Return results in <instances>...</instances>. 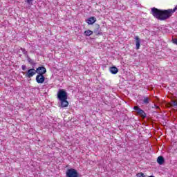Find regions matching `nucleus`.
Here are the masks:
<instances>
[{
  "instance_id": "nucleus-1",
  "label": "nucleus",
  "mask_w": 177,
  "mask_h": 177,
  "mask_svg": "<svg viewBox=\"0 0 177 177\" xmlns=\"http://www.w3.org/2000/svg\"><path fill=\"white\" fill-rule=\"evenodd\" d=\"M176 9L177 8L175 7L174 10H167L162 11L156 8H153L151 9V12L153 16H154V17H156V19H158L159 20H166V19L171 17L172 13H174V12L176 11Z\"/></svg>"
},
{
  "instance_id": "nucleus-2",
  "label": "nucleus",
  "mask_w": 177,
  "mask_h": 177,
  "mask_svg": "<svg viewBox=\"0 0 177 177\" xmlns=\"http://www.w3.org/2000/svg\"><path fill=\"white\" fill-rule=\"evenodd\" d=\"M57 99L59 100H67V92L63 89H59L57 93Z\"/></svg>"
},
{
  "instance_id": "nucleus-3",
  "label": "nucleus",
  "mask_w": 177,
  "mask_h": 177,
  "mask_svg": "<svg viewBox=\"0 0 177 177\" xmlns=\"http://www.w3.org/2000/svg\"><path fill=\"white\" fill-rule=\"evenodd\" d=\"M66 177H78V171L75 169H68L66 171Z\"/></svg>"
},
{
  "instance_id": "nucleus-4",
  "label": "nucleus",
  "mask_w": 177,
  "mask_h": 177,
  "mask_svg": "<svg viewBox=\"0 0 177 177\" xmlns=\"http://www.w3.org/2000/svg\"><path fill=\"white\" fill-rule=\"evenodd\" d=\"M36 73L38 74L37 75H44V74L46 73V68L39 66L36 69Z\"/></svg>"
},
{
  "instance_id": "nucleus-5",
  "label": "nucleus",
  "mask_w": 177,
  "mask_h": 177,
  "mask_svg": "<svg viewBox=\"0 0 177 177\" xmlns=\"http://www.w3.org/2000/svg\"><path fill=\"white\" fill-rule=\"evenodd\" d=\"M133 109L136 110L137 113L143 118L146 117V113H145V111L140 109V108H139L138 106H134Z\"/></svg>"
},
{
  "instance_id": "nucleus-6",
  "label": "nucleus",
  "mask_w": 177,
  "mask_h": 177,
  "mask_svg": "<svg viewBox=\"0 0 177 177\" xmlns=\"http://www.w3.org/2000/svg\"><path fill=\"white\" fill-rule=\"evenodd\" d=\"M36 82L37 84H44L45 82V76L44 75H37L36 76Z\"/></svg>"
},
{
  "instance_id": "nucleus-7",
  "label": "nucleus",
  "mask_w": 177,
  "mask_h": 177,
  "mask_svg": "<svg viewBox=\"0 0 177 177\" xmlns=\"http://www.w3.org/2000/svg\"><path fill=\"white\" fill-rule=\"evenodd\" d=\"M35 74H37V70H35L34 68H30L28 70L26 77H28V78H31L34 77Z\"/></svg>"
},
{
  "instance_id": "nucleus-8",
  "label": "nucleus",
  "mask_w": 177,
  "mask_h": 177,
  "mask_svg": "<svg viewBox=\"0 0 177 177\" xmlns=\"http://www.w3.org/2000/svg\"><path fill=\"white\" fill-rule=\"evenodd\" d=\"M136 39V49L138 50L140 48V39H139V37L136 36L135 37Z\"/></svg>"
},
{
  "instance_id": "nucleus-9",
  "label": "nucleus",
  "mask_w": 177,
  "mask_h": 177,
  "mask_svg": "<svg viewBox=\"0 0 177 177\" xmlns=\"http://www.w3.org/2000/svg\"><path fill=\"white\" fill-rule=\"evenodd\" d=\"M59 101L61 102L60 107L64 108L68 106V102L67 100H61Z\"/></svg>"
},
{
  "instance_id": "nucleus-10",
  "label": "nucleus",
  "mask_w": 177,
  "mask_h": 177,
  "mask_svg": "<svg viewBox=\"0 0 177 177\" xmlns=\"http://www.w3.org/2000/svg\"><path fill=\"white\" fill-rule=\"evenodd\" d=\"M95 21H96V18L95 17H91L86 20V23H88L90 25L94 24Z\"/></svg>"
},
{
  "instance_id": "nucleus-11",
  "label": "nucleus",
  "mask_w": 177,
  "mask_h": 177,
  "mask_svg": "<svg viewBox=\"0 0 177 177\" xmlns=\"http://www.w3.org/2000/svg\"><path fill=\"white\" fill-rule=\"evenodd\" d=\"M110 73H111V74H117V73H118V68L115 66L111 67Z\"/></svg>"
},
{
  "instance_id": "nucleus-12",
  "label": "nucleus",
  "mask_w": 177,
  "mask_h": 177,
  "mask_svg": "<svg viewBox=\"0 0 177 177\" xmlns=\"http://www.w3.org/2000/svg\"><path fill=\"white\" fill-rule=\"evenodd\" d=\"M157 162L160 165H162V164H164V158L162 156H159L157 159Z\"/></svg>"
},
{
  "instance_id": "nucleus-13",
  "label": "nucleus",
  "mask_w": 177,
  "mask_h": 177,
  "mask_svg": "<svg viewBox=\"0 0 177 177\" xmlns=\"http://www.w3.org/2000/svg\"><path fill=\"white\" fill-rule=\"evenodd\" d=\"M92 34H93V32L91 30H87L84 31V35L86 37H91V35H92Z\"/></svg>"
},
{
  "instance_id": "nucleus-14",
  "label": "nucleus",
  "mask_w": 177,
  "mask_h": 177,
  "mask_svg": "<svg viewBox=\"0 0 177 177\" xmlns=\"http://www.w3.org/2000/svg\"><path fill=\"white\" fill-rule=\"evenodd\" d=\"M149 102H150V99H149V97H144L143 103H144L145 104H149Z\"/></svg>"
},
{
  "instance_id": "nucleus-15",
  "label": "nucleus",
  "mask_w": 177,
  "mask_h": 177,
  "mask_svg": "<svg viewBox=\"0 0 177 177\" xmlns=\"http://www.w3.org/2000/svg\"><path fill=\"white\" fill-rule=\"evenodd\" d=\"M171 106H174V107H176V109H177V102L176 101H173L171 102Z\"/></svg>"
},
{
  "instance_id": "nucleus-16",
  "label": "nucleus",
  "mask_w": 177,
  "mask_h": 177,
  "mask_svg": "<svg viewBox=\"0 0 177 177\" xmlns=\"http://www.w3.org/2000/svg\"><path fill=\"white\" fill-rule=\"evenodd\" d=\"M28 62L30 64H34V61H32V59H31L30 57H28Z\"/></svg>"
},
{
  "instance_id": "nucleus-17",
  "label": "nucleus",
  "mask_w": 177,
  "mask_h": 177,
  "mask_svg": "<svg viewBox=\"0 0 177 177\" xmlns=\"http://www.w3.org/2000/svg\"><path fill=\"white\" fill-rule=\"evenodd\" d=\"M137 177H145V174L138 173V174H137Z\"/></svg>"
},
{
  "instance_id": "nucleus-18",
  "label": "nucleus",
  "mask_w": 177,
  "mask_h": 177,
  "mask_svg": "<svg viewBox=\"0 0 177 177\" xmlns=\"http://www.w3.org/2000/svg\"><path fill=\"white\" fill-rule=\"evenodd\" d=\"M21 50L22 53H24V55H26L27 51L26 50V49L21 48Z\"/></svg>"
},
{
  "instance_id": "nucleus-19",
  "label": "nucleus",
  "mask_w": 177,
  "mask_h": 177,
  "mask_svg": "<svg viewBox=\"0 0 177 177\" xmlns=\"http://www.w3.org/2000/svg\"><path fill=\"white\" fill-rule=\"evenodd\" d=\"M94 32L96 34V35H100V34H102L100 31H97V30H95Z\"/></svg>"
},
{
  "instance_id": "nucleus-20",
  "label": "nucleus",
  "mask_w": 177,
  "mask_h": 177,
  "mask_svg": "<svg viewBox=\"0 0 177 177\" xmlns=\"http://www.w3.org/2000/svg\"><path fill=\"white\" fill-rule=\"evenodd\" d=\"M173 44H175L176 45H177V39H173Z\"/></svg>"
},
{
  "instance_id": "nucleus-21",
  "label": "nucleus",
  "mask_w": 177,
  "mask_h": 177,
  "mask_svg": "<svg viewBox=\"0 0 177 177\" xmlns=\"http://www.w3.org/2000/svg\"><path fill=\"white\" fill-rule=\"evenodd\" d=\"M22 70L24 71V70H26V66L25 65H23L22 66Z\"/></svg>"
}]
</instances>
